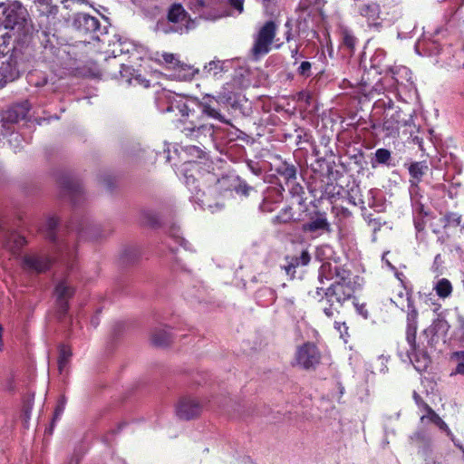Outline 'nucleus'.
<instances>
[{"label":"nucleus","mask_w":464,"mask_h":464,"mask_svg":"<svg viewBox=\"0 0 464 464\" xmlns=\"http://www.w3.org/2000/svg\"><path fill=\"white\" fill-rule=\"evenodd\" d=\"M354 293V285L352 281L351 274L345 279H337L331 285L324 290L317 288L315 295L321 302L324 314L328 317L334 316L338 313L343 303L349 300Z\"/></svg>","instance_id":"obj_1"},{"label":"nucleus","mask_w":464,"mask_h":464,"mask_svg":"<svg viewBox=\"0 0 464 464\" xmlns=\"http://www.w3.org/2000/svg\"><path fill=\"white\" fill-rule=\"evenodd\" d=\"M182 151L186 155L187 161L183 164L181 171L185 178V183L191 191V198L200 207L208 208L213 212L219 205L217 203L214 206L211 203L209 197L206 195L205 191H201L195 185L197 179L194 177V172L198 169L195 160L201 159L204 154L203 151L196 146H187L182 149Z\"/></svg>","instance_id":"obj_2"},{"label":"nucleus","mask_w":464,"mask_h":464,"mask_svg":"<svg viewBox=\"0 0 464 464\" xmlns=\"http://www.w3.org/2000/svg\"><path fill=\"white\" fill-rule=\"evenodd\" d=\"M10 39L11 35L7 32L0 34V88L18 76V71L13 57L8 54Z\"/></svg>","instance_id":"obj_3"},{"label":"nucleus","mask_w":464,"mask_h":464,"mask_svg":"<svg viewBox=\"0 0 464 464\" xmlns=\"http://www.w3.org/2000/svg\"><path fill=\"white\" fill-rule=\"evenodd\" d=\"M276 30V25L274 22H267L260 28L252 49L254 55H264L270 51V45L275 38Z\"/></svg>","instance_id":"obj_4"},{"label":"nucleus","mask_w":464,"mask_h":464,"mask_svg":"<svg viewBox=\"0 0 464 464\" xmlns=\"http://www.w3.org/2000/svg\"><path fill=\"white\" fill-rule=\"evenodd\" d=\"M321 355L317 347L310 343L300 346L295 354L296 363L304 368H314L320 362Z\"/></svg>","instance_id":"obj_5"},{"label":"nucleus","mask_w":464,"mask_h":464,"mask_svg":"<svg viewBox=\"0 0 464 464\" xmlns=\"http://www.w3.org/2000/svg\"><path fill=\"white\" fill-rule=\"evenodd\" d=\"M0 8L5 15V27L14 28L24 19L25 9L18 1L9 2L0 5Z\"/></svg>","instance_id":"obj_6"},{"label":"nucleus","mask_w":464,"mask_h":464,"mask_svg":"<svg viewBox=\"0 0 464 464\" xmlns=\"http://www.w3.org/2000/svg\"><path fill=\"white\" fill-rule=\"evenodd\" d=\"M202 408V403L197 398L185 397L178 402L176 413L180 419L190 420L198 416Z\"/></svg>","instance_id":"obj_7"},{"label":"nucleus","mask_w":464,"mask_h":464,"mask_svg":"<svg viewBox=\"0 0 464 464\" xmlns=\"http://www.w3.org/2000/svg\"><path fill=\"white\" fill-rule=\"evenodd\" d=\"M392 74V79L396 83L395 89L397 92V95L399 97L401 96V92L403 90L411 92L413 90V82L411 81V71L402 65L395 66L391 70Z\"/></svg>","instance_id":"obj_8"},{"label":"nucleus","mask_w":464,"mask_h":464,"mask_svg":"<svg viewBox=\"0 0 464 464\" xmlns=\"http://www.w3.org/2000/svg\"><path fill=\"white\" fill-rule=\"evenodd\" d=\"M417 316L418 313L414 307H409L407 314V330H406V340L410 345L408 350V356L411 362L416 357V332H417Z\"/></svg>","instance_id":"obj_9"},{"label":"nucleus","mask_w":464,"mask_h":464,"mask_svg":"<svg viewBox=\"0 0 464 464\" xmlns=\"http://www.w3.org/2000/svg\"><path fill=\"white\" fill-rule=\"evenodd\" d=\"M159 100H165L168 103L167 108L162 109L163 111H178L182 116L189 115V107L184 97L170 92H163Z\"/></svg>","instance_id":"obj_10"},{"label":"nucleus","mask_w":464,"mask_h":464,"mask_svg":"<svg viewBox=\"0 0 464 464\" xmlns=\"http://www.w3.org/2000/svg\"><path fill=\"white\" fill-rule=\"evenodd\" d=\"M349 274L351 273L340 267L336 262H324L320 267L319 279L322 284L324 279L334 282L337 279L347 278Z\"/></svg>","instance_id":"obj_11"},{"label":"nucleus","mask_w":464,"mask_h":464,"mask_svg":"<svg viewBox=\"0 0 464 464\" xmlns=\"http://www.w3.org/2000/svg\"><path fill=\"white\" fill-rule=\"evenodd\" d=\"M195 28V21H188L187 24H176L171 23L168 18L162 19L159 21L156 24L155 31L157 33L162 34H169V33H179L184 34L188 33L189 30Z\"/></svg>","instance_id":"obj_12"},{"label":"nucleus","mask_w":464,"mask_h":464,"mask_svg":"<svg viewBox=\"0 0 464 464\" xmlns=\"http://www.w3.org/2000/svg\"><path fill=\"white\" fill-rule=\"evenodd\" d=\"M219 99L214 96L207 95L200 103L202 113L209 118L215 119L220 122L228 123V121L215 108V103H218Z\"/></svg>","instance_id":"obj_13"},{"label":"nucleus","mask_w":464,"mask_h":464,"mask_svg":"<svg viewBox=\"0 0 464 464\" xmlns=\"http://www.w3.org/2000/svg\"><path fill=\"white\" fill-rule=\"evenodd\" d=\"M303 230L307 232L331 231L330 224L325 213H317L314 217L303 225Z\"/></svg>","instance_id":"obj_14"},{"label":"nucleus","mask_w":464,"mask_h":464,"mask_svg":"<svg viewBox=\"0 0 464 464\" xmlns=\"http://www.w3.org/2000/svg\"><path fill=\"white\" fill-rule=\"evenodd\" d=\"M73 289L65 282L57 285L55 288V295L59 307L63 313L67 310V300L72 295Z\"/></svg>","instance_id":"obj_15"},{"label":"nucleus","mask_w":464,"mask_h":464,"mask_svg":"<svg viewBox=\"0 0 464 464\" xmlns=\"http://www.w3.org/2000/svg\"><path fill=\"white\" fill-rule=\"evenodd\" d=\"M225 63L218 60H214L206 64L201 72L203 77H213L218 79L225 71Z\"/></svg>","instance_id":"obj_16"},{"label":"nucleus","mask_w":464,"mask_h":464,"mask_svg":"<svg viewBox=\"0 0 464 464\" xmlns=\"http://www.w3.org/2000/svg\"><path fill=\"white\" fill-rule=\"evenodd\" d=\"M360 14L365 17L369 25H376L380 18V6L376 4H367L361 7Z\"/></svg>","instance_id":"obj_17"},{"label":"nucleus","mask_w":464,"mask_h":464,"mask_svg":"<svg viewBox=\"0 0 464 464\" xmlns=\"http://www.w3.org/2000/svg\"><path fill=\"white\" fill-rule=\"evenodd\" d=\"M174 72V76L179 81H190L199 72L198 69L181 63L177 66Z\"/></svg>","instance_id":"obj_18"},{"label":"nucleus","mask_w":464,"mask_h":464,"mask_svg":"<svg viewBox=\"0 0 464 464\" xmlns=\"http://www.w3.org/2000/svg\"><path fill=\"white\" fill-rule=\"evenodd\" d=\"M168 19L176 24H187L188 21H192L187 18V14L180 5H174L169 11Z\"/></svg>","instance_id":"obj_19"},{"label":"nucleus","mask_w":464,"mask_h":464,"mask_svg":"<svg viewBox=\"0 0 464 464\" xmlns=\"http://www.w3.org/2000/svg\"><path fill=\"white\" fill-rule=\"evenodd\" d=\"M25 265L37 272L45 271L50 266V259L43 256H27L24 259Z\"/></svg>","instance_id":"obj_20"},{"label":"nucleus","mask_w":464,"mask_h":464,"mask_svg":"<svg viewBox=\"0 0 464 464\" xmlns=\"http://www.w3.org/2000/svg\"><path fill=\"white\" fill-rule=\"evenodd\" d=\"M428 165L425 162H414L411 164L409 172L411 177V183L417 187L418 183L421 180L422 176L427 172Z\"/></svg>","instance_id":"obj_21"},{"label":"nucleus","mask_w":464,"mask_h":464,"mask_svg":"<svg viewBox=\"0 0 464 464\" xmlns=\"http://www.w3.org/2000/svg\"><path fill=\"white\" fill-rule=\"evenodd\" d=\"M76 21L79 27L86 31H95L99 27L98 20L88 14H80Z\"/></svg>","instance_id":"obj_22"},{"label":"nucleus","mask_w":464,"mask_h":464,"mask_svg":"<svg viewBox=\"0 0 464 464\" xmlns=\"http://www.w3.org/2000/svg\"><path fill=\"white\" fill-rule=\"evenodd\" d=\"M155 60L158 61L160 63H164L169 68L175 70L177 66L180 63V61L179 60L178 56L174 53H156Z\"/></svg>","instance_id":"obj_23"},{"label":"nucleus","mask_w":464,"mask_h":464,"mask_svg":"<svg viewBox=\"0 0 464 464\" xmlns=\"http://www.w3.org/2000/svg\"><path fill=\"white\" fill-rule=\"evenodd\" d=\"M412 443L419 449V453L423 457L428 455L430 440L424 434L418 432L411 437Z\"/></svg>","instance_id":"obj_24"},{"label":"nucleus","mask_w":464,"mask_h":464,"mask_svg":"<svg viewBox=\"0 0 464 464\" xmlns=\"http://www.w3.org/2000/svg\"><path fill=\"white\" fill-rule=\"evenodd\" d=\"M169 339L170 335L166 328H156L151 334V342L159 346L167 344Z\"/></svg>","instance_id":"obj_25"},{"label":"nucleus","mask_w":464,"mask_h":464,"mask_svg":"<svg viewBox=\"0 0 464 464\" xmlns=\"http://www.w3.org/2000/svg\"><path fill=\"white\" fill-rule=\"evenodd\" d=\"M434 290L440 298H446L451 295L452 285L448 279L442 278L435 284Z\"/></svg>","instance_id":"obj_26"},{"label":"nucleus","mask_w":464,"mask_h":464,"mask_svg":"<svg viewBox=\"0 0 464 464\" xmlns=\"http://www.w3.org/2000/svg\"><path fill=\"white\" fill-rule=\"evenodd\" d=\"M28 108L26 105H17L13 107L6 116V119L10 121H18L20 119H24L26 115Z\"/></svg>","instance_id":"obj_27"},{"label":"nucleus","mask_w":464,"mask_h":464,"mask_svg":"<svg viewBox=\"0 0 464 464\" xmlns=\"http://www.w3.org/2000/svg\"><path fill=\"white\" fill-rule=\"evenodd\" d=\"M444 227H457L461 223V216L458 213L450 212L440 218Z\"/></svg>","instance_id":"obj_28"},{"label":"nucleus","mask_w":464,"mask_h":464,"mask_svg":"<svg viewBox=\"0 0 464 464\" xmlns=\"http://www.w3.org/2000/svg\"><path fill=\"white\" fill-rule=\"evenodd\" d=\"M72 355L71 350L66 346H62L60 348L59 359H58V367L59 371L63 372V369L66 367V364Z\"/></svg>","instance_id":"obj_29"},{"label":"nucleus","mask_w":464,"mask_h":464,"mask_svg":"<svg viewBox=\"0 0 464 464\" xmlns=\"http://www.w3.org/2000/svg\"><path fill=\"white\" fill-rule=\"evenodd\" d=\"M452 359L456 362V368L453 373L464 375V351L454 353Z\"/></svg>","instance_id":"obj_30"},{"label":"nucleus","mask_w":464,"mask_h":464,"mask_svg":"<svg viewBox=\"0 0 464 464\" xmlns=\"http://www.w3.org/2000/svg\"><path fill=\"white\" fill-rule=\"evenodd\" d=\"M451 67L456 69L464 68V50L459 49L453 54V61L449 63Z\"/></svg>","instance_id":"obj_31"},{"label":"nucleus","mask_w":464,"mask_h":464,"mask_svg":"<svg viewBox=\"0 0 464 464\" xmlns=\"http://www.w3.org/2000/svg\"><path fill=\"white\" fill-rule=\"evenodd\" d=\"M14 244H12L10 241L6 242L5 246L9 248L11 251H15L18 249L21 246H23L25 243V239L19 236V235H13L12 236Z\"/></svg>","instance_id":"obj_32"},{"label":"nucleus","mask_w":464,"mask_h":464,"mask_svg":"<svg viewBox=\"0 0 464 464\" xmlns=\"http://www.w3.org/2000/svg\"><path fill=\"white\" fill-rule=\"evenodd\" d=\"M375 156L378 162L385 163L391 158V153L388 150L379 149L376 150Z\"/></svg>","instance_id":"obj_33"},{"label":"nucleus","mask_w":464,"mask_h":464,"mask_svg":"<svg viewBox=\"0 0 464 464\" xmlns=\"http://www.w3.org/2000/svg\"><path fill=\"white\" fill-rule=\"evenodd\" d=\"M299 266H301L299 259L296 257H291L287 262V265L285 266V269L287 274L295 273V269Z\"/></svg>","instance_id":"obj_34"},{"label":"nucleus","mask_w":464,"mask_h":464,"mask_svg":"<svg viewBox=\"0 0 464 464\" xmlns=\"http://www.w3.org/2000/svg\"><path fill=\"white\" fill-rule=\"evenodd\" d=\"M311 67L309 62H303L298 67V73L302 76L308 77L311 73Z\"/></svg>","instance_id":"obj_35"},{"label":"nucleus","mask_w":464,"mask_h":464,"mask_svg":"<svg viewBox=\"0 0 464 464\" xmlns=\"http://www.w3.org/2000/svg\"><path fill=\"white\" fill-rule=\"evenodd\" d=\"M334 328L340 333V336L344 338L348 335V327L343 322H335Z\"/></svg>","instance_id":"obj_36"},{"label":"nucleus","mask_w":464,"mask_h":464,"mask_svg":"<svg viewBox=\"0 0 464 464\" xmlns=\"http://www.w3.org/2000/svg\"><path fill=\"white\" fill-rule=\"evenodd\" d=\"M64 405H65V401L63 398H61V400L59 401L58 405L56 406L55 411H54L53 420H56L61 417V415L63 414V412L64 411Z\"/></svg>","instance_id":"obj_37"},{"label":"nucleus","mask_w":464,"mask_h":464,"mask_svg":"<svg viewBox=\"0 0 464 464\" xmlns=\"http://www.w3.org/2000/svg\"><path fill=\"white\" fill-rule=\"evenodd\" d=\"M354 306H355V309L357 311V313L362 315L364 319H367L368 316H369V313H368V310L366 308V305L365 304H358V303H355L354 304Z\"/></svg>","instance_id":"obj_38"},{"label":"nucleus","mask_w":464,"mask_h":464,"mask_svg":"<svg viewBox=\"0 0 464 464\" xmlns=\"http://www.w3.org/2000/svg\"><path fill=\"white\" fill-rule=\"evenodd\" d=\"M243 2L244 0H229L230 5L237 12V14H241L243 12Z\"/></svg>","instance_id":"obj_39"},{"label":"nucleus","mask_w":464,"mask_h":464,"mask_svg":"<svg viewBox=\"0 0 464 464\" xmlns=\"http://www.w3.org/2000/svg\"><path fill=\"white\" fill-rule=\"evenodd\" d=\"M343 44L349 47V48H353L354 46V44H355V39L353 35L345 33L344 35H343Z\"/></svg>","instance_id":"obj_40"},{"label":"nucleus","mask_w":464,"mask_h":464,"mask_svg":"<svg viewBox=\"0 0 464 464\" xmlns=\"http://www.w3.org/2000/svg\"><path fill=\"white\" fill-rule=\"evenodd\" d=\"M297 258L299 259L301 266H306L310 262V255L306 250L303 251L301 256Z\"/></svg>","instance_id":"obj_41"},{"label":"nucleus","mask_w":464,"mask_h":464,"mask_svg":"<svg viewBox=\"0 0 464 464\" xmlns=\"http://www.w3.org/2000/svg\"><path fill=\"white\" fill-rule=\"evenodd\" d=\"M204 6L203 0H195L194 2L190 3V8L193 9L195 12L200 13L201 8Z\"/></svg>","instance_id":"obj_42"},{"label":"nucleus","mask_w":464,"mask_h":464,"mask_svg":"<svg viewBox=\"0 0 464 464\" xmlns=\"http://www.w3.org/2000/svg\"><path fill=\"white\" fill-rule=\"evenodd\" d=\"M416 362H417V364H415V368H416L418 371H420V370H422V369H425V368L428 366V364H429V362H430V359H429L426 355H423V356H422V360H421V362H420V364H419V362H418V361H417Z\"/></svg>","instance_id":"obj_43"},{"label":"nucleus","mask_w":464,"mask_h":464,"mask_svg":"<svg viewBox=\"0 0 464 464\" xmlns=\"http://www.w3.org/2000/svg\"><path fill=\"white\" fill-rule=\"evenodd\" d=\"M58 220L56 218H49L46 221V226L49 230H53L56 227Z\"/></svg>","instance_id":"obj_44"},{"label":"nucleus","mask_w":464,"mask_h":464,"mask_svg":"<svg viewBox=\"0 0 464 464\" xmlns=\"http://www.w3.org/2000/svg\"><path fill=\"white\" fill-rule=\"evenodd\" d=\"M134 81L137 82L138 83L143 85L144 87H149V81L142 79L140 76H137L134 79Z\"/></svg>","instance_id":"obj_45"},{"label":"nucleus","mask_w":464,"mask_h":464,"mask_svg":"<svg viewBox=\"0 0 464 464\" xmlns=\"http://www.w3.org/2000/svg\"><path fill=\"white\" fill-rule=\"evenodd\" d=\"M386 255L387 253H385L383 256H382V261L385 262V264L391 267L392 269H394V267L392 266V264L390 263L389 260L386 259Z\"/></svg>","instance_id":"obj_46"},{"label":"nucleus","mask_w":464,"mask_h":464,"mask_svg":"<svg viewBox=\"0 0 464 464\" xmlns=\"http://www.w3.org/2000/svg\"><path fill=\"white\" fill-rule=\"evenodd\" d=\"M414 399H415V401H416V402H417L418 404H422V406L424 407L425 403H422V401H421V400H420V396H419V395H417L416 393L414 394Z\"/></svg>","instance_id":"obj_47"},{"label":"nucleus","mask_w":464,"mask_h":464,"mask_svg":"<svg viewBox=\"0 0 464 464\" xmlns=\"http://www.w3.org/2000/svg\"><path fill=\"white\" fill-rule=\"evenodd\" d=\"M175 237H177V241H178L180 245H182V244H183V242H184V239H183L182 237H178V236H175Z\"/></svg>","instance_id":"obj_48"},{"label":"nucleus","mask_w":464,"mask_h":464,"mask_svg":"<svg viewBox=\"0 0 464 464\" xmlns=\"http://www.w3.org/2000/svg\"><path fill=\"white\" fill-rule=\"evenodd\" d=\"M2 333H3V327L0 324V345L2 344Z\"/></svg>","instance_id":"obj_49"},{"label":"nucleus","mask_w":464,"mask_h":464,"mask_svg":"<svg viewBox=\"0 0 464 464\" xmlns=\"http://www.w3.org/2000/svg\"><path fill=\"white\" fill-rule=\"evenodd\" d=\"M426 464H441V463L432 461V460H428V461H426Z\"/></svg>","instance_id":"obj_50"},{"label":"nucleus","mask_w":464,"mask_h":464,"mask_svg":"<svg viewBox=\"0 0 464 464\" xmlns=\"http://www.w3.org/2000/svg\"><path fill=\"white\" fill-rule=\"evenodd\" d=\"M440 256H436V258H435V261H437L439 259Z\"/></svg>","instance_id":"obj_51"},{"label":"nucleus","mask_w":464,"mask_h":464,"mask_svg":"<svg viewBox=\"0 0 464 464\" xmlns=\"http://www.w3.org/2000/svg\"><path fill=\"white\" fill-rule=\"evenodd\" d=\"M430 331V329H425L424 333H428Z\"/></svg>","instance_id":"obj_52"}]
</instances>
